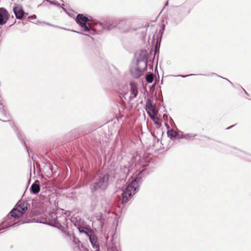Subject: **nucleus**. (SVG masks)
Segmentation results:
<instances>
[{"instance_id":"a211bd4d","label":"nucleus","mask_w":251,"mask_h":251,"mask_svg":"<svg viewBox=\"0 0 251 251\" xmlns=\"http://www.w3.org/2000/svg\"><path fill=\"white\" fill-rule=\"evenodd\" d=\"M13 12H14L15 15L16 16V6H14L13 7Z\"/></svg>"},{"instance_id":"5701e85b","label":"nucleus","mask_w":251,"mask_h":251,"mask_svg":"<svg viewBox=\"0 0 251 251\" xmlns=\"http://www.w3.org/2000/svg\"><path fill=\"white\" fill-rule=\"evenodd\" d=\"M23 145L25 147V142H23Z\"/></svg>"},{"instance_id":"473e14b6","label":"nucleus","mask_w":251,"mask_h":251,"mask_svg":"<svg viewBox=\"0 0 251 251\" xmlns=\"http://www.w3.org/2000/svg\"><path fill=\"white\" fill-rule=\"evenodd\" d=\"M244 91L245 92V93H247V92H246L245 90H244Z\"/></svg>"},{"instance_id":"ddd939ff","label":"nucleus","mask_w":251,"mask_h":251,"mask_svg":"<svg viewBox=\"0 0 251 251\" xmlns=\"http://www.w3.org/2000/svg\"><path fill=\"white\" fill-rule=\"evenodd\" d=\"M144 69H140L139 67H137L134 69L131 70V73L134 77L138 78L141 76L144 72Z\"/></svg>"},{"instance_id":"6ab92c4d","label":"nucleus","mask_w":251,"mask_h":251,"mask_svg":"<svg viewBox=\"0 0 251 251\" xmlns=\"http://www.w3.org/2000/svg\"><path fill=\"white\" fill-rule=\"evenodd\" d=\"M78 229L80 232H84L85 233L87 234V233L86 231H85L84 230H80V228L79 227H78Z\"/></svg>"},{"instance_id":"a878e982","label":"nucleus","mask_w":251,"mask_h":251,"mask_svg":"<svg viewBox=\"0 0 251 251\" xmlns=\"http://www.w3.org/2000/svg\"><path fill=\"white\" fill-rule=\"evenodd\" d=\"M226 80H228V81H229V82H230V83H231V82H230V81H229V80H228V79H226Z\"/></svg>"},{"instance_id":"f03ea898","label":"nucleus","mask_w":251,"mask_h":251,"mask_svg":"<svg viewBox=\"0 0 251 251\" xmlns=\"http://www.w3.org/2000/svg\"><path fill=\"white\" fill-rule=\"evenodd\" d=\"M16 205L4 218L3 221L0 224V230L7 228L16 224Z\"/></svg>"},{"instance_id":"2f4dec72","label":"nucleus","mask_w":251,"mask_h":251,"mask_svg":"<svg viewBox=\"0 0 251 251\" xmlns=\"http://www.w3.org/2000/svg\"><path fill=\"white\" fill-rule=\"evenodd\" d=\"M244 91L245 92V93H247V92H246L245 90H244Z\"/></svg>"},{"instance_id":"f3484780","label":"nucleus","mask_w":251,"mask_h":251,"mask_svg":"<svg viewBox=\"0 0 251 251\" xmlns=\"http://www.w3.org/2000/svg\"><path fill=\"white\" fill-rule=\"evenodd\" d=\"M115 26H111V25H109L106 27H105V29H107V30H110L112 28L114 27Z\"/></svg>"},{"instance_id":"20e7f679","label":"nucleus","mask_w":251,"mask_h":251,"mask_svg":"<svg viewBox=\"0 0 251 251\" xmlns=\"http://www.w3.org/2000/svg\"><path fill=\"white\" fill-rule=\"evenodd\" d=\"M109 175L107 174L102 175L99 177V181L91 186V190L94 192L96 191L105 190L108 185Z\"/></svg>"},{"instance_id":"dca6fc26","label":"nucleus","mask_w":251,"mask_h":251,"mask_svg":"<svg viewBox=\"0 0 251 251\" xmlns=\"http://www.w3.org/2000/svg\"><path fill=\"white\" fill-rule=\"evenodd\" d=\"M169 134L171 136L175 137L177 136V133L176 131H175L174 130H172L169 131Z\"/></svg>"},{"instance_id":"2eb2a0df","label":"nucleus","mask_w":251,"mask_h":251,"mask_svg":"<svg viewBox=\"0 0 251 251\" xmlns=\"http://www.w3.org/2000/svg\"><path fill=\"white\" fill-rule=\"evenodd\" d=\"M51 192L50 190L46 189L45 191L42 189L41 192V195L45 197L47 196H50Z\"/></svg>"},{"instance_id":"412c9836","label":"nucleus","mask_w":251,"mask_h":251,"mask_svg":"<svg viewBox=\"0 0 251 251\" xmlns=\"http://www.w3.org/2000/svg\"><path fill=\"white\" fill-rule=\"evenodd\" d=\"M187 136H188V137H194V136H192V135H191L190 134H188V135H187Z\"/></svg>"},{"instance_id":"bb28decb","label":"nucleus","mask_w":251,"mask_h":251,"mask_svg":"<svg viewBox=\"0 0 251 251\" xmlns=\"http://www.w3.org/2000/svg\"><path fill=\"white\" fill-rule=\"evenodd\" d=\"M226 80H228V81H229V82H230V83H231V82H230V81H229V80H228V79H226Z\"/></svg>"},{"instance_id":"9b49d317","label":"nucleus","mask_w":251,"mask_h":251,"mask_svg":"<svg viewBox=\"0 0 251 251\" xmlns=\"http://www.w3.org/2000/svg\"><path fill=\"white\" fill-rule=\"evenodd\" d=\"M31 18L32 16H28V14L24 12L22 6H17V19H21L22 18Z\"/></svg>"},{"instance_id":"7c9ffc66","label":"nucleus","mask_w":251,"mask_h":251,"mask_svg":"<svg viewBox=\"0 0 251 251\" xmlns=\"http://www.w3.org/2000/svg\"><path fill=\"white\" fill-rule=\"evenodd\" d=\"M75 226H77V225H76V223H75Z\"/></svg>"},{"instance_id":"aec40b11","label":"nucleus","mask_w":251,"mask_h":251,"mask_svg":"<svg viewBox=\"0 0 251 251\" xmlns=\"http://www.w3.org/2000/svg\"><path fill=\"white\" fill-rule=\"evenodd\" d=\"M144 65H145L144 69H145V68H146L147 66V62H145Z\"/></svg>"},{"instance_id":"423d86ee","label":"nucleus","mask_w":251,"mask_h":251,"mask_svg":"<svg viewBox=\"0 0 251 251\" xmlns=\"http://www.w3.org/2000/svg\"><path fill=\"white\" fill-rule=\"evenodd\" d=\"M90 21L88 18L84 16L83 14H79L76 16V22L85 31H88L90 26L87 25V22Z\"/></svg>"},{"instance_id":"1a4fd4ad","label":"nucleus","mask_w":251,"mask_h":251,"mask_svg":"<svg viewBox=\"0 0 251 251\" xmlns=\"http://www.w3.org/2000/svg\"><path fill=\"white\" fill-rule=\"evenodd\" d=\"M8 13L4 8H0V25L5 24L8 19Z\"/></svg>"},{"instance_id":"39448f33","label":"nucleus","mask_w":251,"mask_h":251,"mask_svg":"<svg viewBox=\"0 0 251 251\" xmlns=\"http://www.w3.org/2000/svg\"><path fill=\"white\" fill-rule=\"evenodd\" d=\"M146 110L150 117L155 121V119L157 120L156 115L158 111L156 110L155 105L152 103V101L150 99H148L146 102Z\"/></svg>"},{"instance_id":"6e6552de","label":"nucleus","mask_w":251,"mask_h":251,"mask_svg":"<svg viewBox=\"0 0 251 251\" xmlns=\"http://www.w3.org/2000/svg\"><path fill=\"white\" fill-rule=\"evenodd\" d=\"M28 205L25 201H19L17 203V217L21 216L27 210Z\"/></svg>"},{"instance_id":"c85d7f7f","label":"nucleus","mask_w":251,"mask_h":251,"mask_svg":"<svg viewBox=\"0 0 251 251\" xmlns=\"http://www.w3.org/2000/svg\"><path fill=\"white\" fill-rule=\"evenodd\" d=\"M226 80H228V81H229V82H230V83H231V82H230V81H229V80H228V79H226Z\"/></svg>"},{"instance_id":"f8f14e48","label":"nucleus","mask_w":251,"mask_h":251,"mask_svg":"<svg viewBox=\"0 0 251 251\" xmlns=\"http://www.w3.org/2000/svg\"><path fill=\"white\" fill-rule=\"evenodd\" d=\"M30 192L34 194H36L40 192V182L39 180H36L34 183H33L30 188Z\"/></svg>"},{"instance_id":"c756f323","label":"nucleus","mask_w":251,"mask_h":251,"mask_svg":"<svg viewBox=\"0 0 251 251\" xmlns=\"http://www.w3.org/2000/svg\"><path fill=\"white\" fill-rule=\"evenodd\" d=\"M90 241L91 242V243L93 244V242H92V240H91V238L90 239Z\"/></svg>"},{"instance_id":"b1692460","label":"nucleus","mask_w":251,"mask_h":251,"mask_svg":"<svg viewBox=\"0 0 251 251\" xmlns=\"http://www.w3.org/2000/svg\"><path fill=\"white\" fill-rule=\"evenodd\" d=\"M163 118H167V116L166 115H163Z\"/></svg>"},{"instance_id":"4be33fe9","label":"nucleus","mask_w":251,"mask_h":251,"mask_svg":"<svg viewBox=\"0 0 251 251\" xmlns=\"http://www.w3.org/2000/svg\"><path fill=\"white\" fill-rule=\"evenodd\" d=\"M189 75H184V76H183V75H181V77H185L186 76H189Z\"/></svg>"},{"instance_id":"393cba45","label":"nucleus","mask_w":251,"mask_h":251,"mask_svg":"<svg viewBox=\"0 0 251 251\" xmlns=\"http://www.w3.org/2000/svg\"><path fill=\"white\" fill-rule=\"evenodd\" d=\"M163 118H167V116L166 115H163Z\"/></svg>"},{"instance_id":"4468645a","label":"nucleus","mask_w":251,"mask_h":251,"mask_svg":"<svg viewBox=\"0 0 251 251\" xmlns=\"http://www.w3.org/2000/svg\"><path fill=\"white\" fill-rule=\"evenodd\" d=\"M146 81L148 83H151L153 80V76L152 74H149L147 75L146 77Z\"/></svg>"},{"instance_id":"7ed1b4c3","label":"nucleus","mask_w":251,"mask_h":251,"mask_svg":"<svg viewBox=\"0 0 251 251\" xmlns=\"http://www.w3.org/2000/svg\"><path fill=\"white\" fill-rule=\"evenodd\" d=\"M71 212L65 211L63 209L58 210L57 228L65 232V228L62 225H65L67 222V218L71 217Z\"/></svg>"},{"instance_id":"0eeeda50","label":"nucleus","mask_w":251,"mask_h":251,"mask_svg":"<svg viewBox=\"0 0 251 251\" xmlns=\"http://www.w3.org/2000/svg\"><path fill=\"white\" fill-rule=\"evenodd\" d=\"M57 214L58 211L55 213H50L46 219V222H43V223L57 227Z\"/></svg>"},{"instance_id":"9d476101","label":"nucleus","mask_w":251,"mask_h":251,"mask_svg":"<svg viewBox=\"0 0 251 251\" xmlns=\"http://www.w3.org/2000/svg\"><path fill=\"white\" fill-rule=\"evenodd\" d=\"M130 96L129 98L130 100H133L135 98L138 93L137 86L135 83L131 82L130 83Z\"/></svg>"},{"instance_id":"f257e3e1","label":"nucleus","mask_w":251,"mask_h":251,"mask_svg":"<svg viewBox=\"0 0 251 251\" xmlns=\"http://www.w3.org/2000/svg\"><path fill=\"white\" fill-rule=\"evenodd\" d=\"M145 173L146 169H143L137 175L131 177V179L129 180L126 188L123 192V202H126L138 191L139 185L141 183L140 175L144 174Z\"/></svg>"},{"instance_id":"cd10ccee","label":"nucleus","mask_w":251,"mask_h":251,"mask_svg":"<svg viewBox=\"0 0 251 251\" xmlns=\"http://www.w3.org/2000/svg\"><path fill=\"white\" fill-rule=\"evenodd\" d=\"M226 80H228V81H229V82H230V83H231V82H230V81H229V80H228V79H226Z\"/></svg>"},{"instance_id":"72a5a7b5","label":"nucleus","mask_w":251,"mask_h":251,"mask_svg":"<svg viewBox=\"0 0 251 251\" xmlns=\"http://www.w3.org/2000/svg\"><path fill=\"white\" fill-rule=\"evenodd\" d=\"M244 91L245 92V93H247V92H246L245 90H244Z\"/></svg>"}]
</instances>
